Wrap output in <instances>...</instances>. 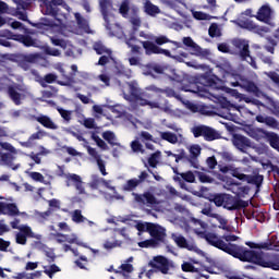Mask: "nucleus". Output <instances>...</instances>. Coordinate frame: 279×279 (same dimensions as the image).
Masks as SVG:
<instances>
[{
	"label": "nucleus",
	"mask_w": 279,
	"mask_h": 279,
	"mask_svg": "<svg viewBox=\"0 0 279 279\" xmlns=\"http://www.w3.org/2000/svg\"><path fill=\"white\" fill-rule=\"evenodd\" d=\"M233 47L239 50V56L241 60L247 61V63L252 66V69H258L256 65V59L250 56V43L245 39H233Z\"/></svg>",
	"instance_id": "obj_4"
},
{
	"label": "nucleus",
	"mask_w": 279,
	"mask_h": 279,
	"mask_svg": "<svg viewBox=\"0 0 279 279\" xmlns=\"http://www.w3.org/2000/svg\"><path fill=\"white\" fill-rule=\"evenodd\" d=\"M140 185L137 179L128 180L126 183L123 185V191L132 192Z\"/></svg>",
	"instance_id": "obj_40"
},
{
	"label": "nucleus",
	"mask_w": 279,
	"mask_h": 279,
	"mask_svg": "<svg viewBox=\"0 0 279 279\" xmlns=\"http://www.w3.org/2000/svg\"><path fill=\"white\" fill-rule=\"evenodd\" d=\"M44 52L46 53V56H53L54 58H59V56H61V52L59 49L57 48H51L49 46H46L44 48Z\"/></svg>",
	"instance_id": "obj_50"
},
{
	"label": "nucleus",
	"mask_w": 279,
	"mask_h": 279,
	"mask_svg": "<svg viewBox=\"0 0 279 279\" xmlns=\"http://www.w3.org/2000/svg\"><path fill=\"white\" fill-rule=\"evenodd\" d=\"M268 77L274 82V84H277L279 87V74L276 72H269Z\"/></svg>",
	"instance_id": "obj_64"
},
{
	"label": "nucleus",
	"mask_w": 279,
	"mask_h": 279,
	"mask_svg": "<svg viewBox=\"0 0 279 279\" xmlns=\"http://www.w3.org/2000/svg\"><path fill=\"white\" fill-rule=\"evenodd\" d=\"M247 175L248 174L242 173L236 169L232 171V177L236 178V180H241V182H247Z\"/></svg>",
	"instance_id": "obj_56"
},
{
	"label": "nucleus",
	"mask_w": 279,
	"mask_h": 279,
	"mask_svg": "<svg viewBox=\"0 0 279 279\" xmlns=\"http://www.w3.org/2000/svg\"><path fill=\"white\" fill-rule=\"evenodd\" d=\"M128 86L130 96L124 95V99H126V101H133V99H138V96H141V90L138 89V86H136V83H128Z\"/></svg>",
	"instance_id": "obj_24"
},
{
	"label": "nucleus",
	"mask_w": 279,
	"mask_h": 279,
	"mask_svg": "<svg viewBox=\"0 0 279 279\" xmlns=\"http://www.w3.org/2000/svg\"><path fill=\"white\" fill-rule=\"evenodd\" d=\"M174 243L178 245V247H181L183 250H189V252H194L196 247L194 244H190L186 238H184V235L175 236Z\"/></svg>",
	"instance_id": "obj_23"
},
{
	"label": "nucleus",
	"mask_w": 279,
	"mask_h": 279,
	"mask_svg": "<svg viewBox=\"0 0 279 279\" xmlns=\"http://www.w3.org/2000/svg\"><path fill=\"white\" fill-rule=\"evenodd\" d=\"M149 267L167 275L169 274V259L162 255L155 256L154 262H149Z\"/></svg>",
	"instance_id": "obj_11"
},
{
	"label": "nucleus",
	"mask_w": 279,
	"mask_h": 279,
	"mask_svg": "<svg viewBox=\"0 0 279 279\" xmlns=\"http://www.w3.org/2000/svg\"><path fill=\"white\" fill-rule=\"evenodd\" d=\"M87 153L92 156V158H94L96 160V162L98 160H101V156L99 155V153H97V149L87 146Z\"/></svg>",
	"instance_id": "obj_62"
},
{
	"label": "nucleus",
	"mask_w": 279,
	"mask_h": 279,
	"mask_svg": "<svg viewBox=\"0 0 279 279\" xmlns=\"http://www.w3.org/2000/svg\"><path fill=\"white\" fill-rule=\"evenodd\" d=\"M265 181V177L263 174H248L246 177L247 184H254L256 186V192L258 193L260 191V187L263 186V182Z\"/></svg>",
	"instance_id": "obj_21"
},
{
	"label": "nucleus",
	"mask_w": 279,
	"mask_h": 279,
	"mask_svg": "<svg viewBox=\"0 0 279 279\" xmlns=\"http://www.w3.org/2000/svg\"><path fill=\"white\" fill-rule=\"evenodd\" d=\"M136 43H141V40L134 36V33H132L130 37L125 39V45L129 47V49H131V53L141 56V47L137 46Z\"/></svg>",
	"instance_id": "obj_18"
},
{
	"label": "nucleus",
	"mask_w": 279,
	"mask_h": 279,
	"mask_svg": "<svg viewBox=\"0 0 279 279\" xmlns=\"http://www.w3.org/2000/svg\"><path fill=\"white\" fill-rule=\"evenodd\" d=\"M245 245L247 247H251V250H265L269 248V244L262 242V243H255V242H245Z\"/></svg>",
	"instance_id": "obj_45"
},
{
	"label": "nucleus",
	"mask_w": 279,
	"mask_h": 279,
	"mask_svg": "<svg viewBox=\"0 0 279 279\" xmlns=\"http://www.w3.org/2000/svg\"><path fill=\"white\" fill-rule=\"evenodd\" d=\"M39 56L38 53H31L23 56V62L34 63L38 60Z\"/></svg>",
	"instance_id": "obj_61"
},
{
	"label": "nucleus",
	"mask_w": 279,
	"mask_h": 279,
	"mask_svg": "<svg viewBox=\"0 0 279 279\" xmlns=\"http://www.w3.org/2000/svg\"><path fill=\"white\" fill-rule=\"evenodd\" d=\"M134 197V202L142 206H156L158 204V199L151 192H144L143 194L132 193Z\"/></svg>",
	"instance_id": "obj_9"
},
{
	"label": "nucleus",
	"mask_w": 279,
	"mask_h": 279,
	"mask_svg": "<svg viewBox=\"0 0 279 279\" xmlns=\"http://www.w3.org/2000/svg\"><path fill=\"white\" fill-rule=\"evenodd\" d=\"M0 146L2 149H5V151H9V154H16V148L8 142H1Z\"/></svg>",
	"instance_id": "obj_55"
},
{
	"label": "nucleus",
	"mask_w": 279,
	"mask_h": 279,
	"mask_svg": "<svg viewBox=\"0 0 279 279\" xmlns=\"http://www.w3.org/2000/svg\"><path fill=\"white\" fill-rule=\"evenodd\" d=\"M244 88L247 93H254V95H258L260 93V89L258 88V85L252 81H247L244 85Z\"/></svg>",
	"instance_id": "obj_42"
},
{
	"label": "nucleus",
	"mask_w": 279,
	"mask_h": 279,
	"mask_svg": "<svg viewBox=\"0 0 279 279\" xmlns=\"http://www.w3.org/2000/svg\"><path fill=\"white\" fill-rule=\"evenodd\" d=\"M214 219H216L220 223L218 226L220 230H230V227L228 226V219L223 218V216L216 214L214 215Z\"/></svg>",
	"instance_id": "obj_37"
},
{
	"label": "nucleus",
	"mask_w": 279,
	"mask_h": 279,
	"mask_svg": "<svg viewBox=\"0 0 279 279\" xmlns=\"http://www.w3.org/2000/svg\"><path fill=\"white\" fill-rule=\"evenodd\" d=\"M160 156H162V153H160V150L153 153L148 158L149 167H151L153 169H156V167H158V161L160 160Z\"/></svg>",
	"instance_id": "obj_33"
},
{
	"label": "nucleus",
	"mask_w": 279,
	"mask_h": 279,
	"mask_svg": "<svg viewBox=\"0 0 279 279\" xmlns=\"http://www.w3.org/2000/svg\"><path fill=\"white\" fill-rule=\"evenodd\" d=\"M72 221L74 223H84V221H88V219H86V217H84V215H82V210L75 209L72 213Z\"/></svg>",
	"instance_id": "obj_36"
},
{
	"label": "nucleus",
	"mask_w": 279,
	"mask_h": 279,
	"mask_svg": "<svg viewBox=\"0 0 279 279\" xmlns=\"http://www.w3.org/2000/svg\"><path fill=\"white\" fill-rule=\"evenodd\" d=\"M119 13L121 14V16H123V19H128V16H130V1L129 0L122 1V3L120 4V8H119Z\"/></svg>",
	"instance_id": "obj_34"
},
{
	"label": "nucleus",
	"mask_w": 279,
	"mask_h": 279,
	"mask_svg": "<svg viewBox=\"0 0 279 279\" xmlns=\"http://www.w3.org/2000/svg\"><path fill=\"white\" fill-rule=\"evenodd\" d=\"M191 158H197L202 154V147L199 145H193L190 148Z\"/></svg>",
	"instance_id": "obj_59"
},
{
	"label": "nucleus",
	"mask_w": 279,
	"mask_h": 279,
	"mask_svg": "<svg viewBox=\"0 0 279 279\" xmlns=\"http://www.w3.org/2000/svg\"><path fill=\"white\" fill-rule=\"evenodd\" d=\"M59 114L62 117V119H64V121H71V116L73 114L72 111L59 108L58 109Z\"/></svg>",
	"instance_id": "obj_57"
},
{
	"label": "nucleus",
	"mask_w": 279,
	"mask_h": 279,
	"mask_svg": "<svg viewBox=\"0 0 279 279\" xmlns=\"http://www.w3.org/2000/svg\"><path fill=\"white\" fill-rule=\"evenodd\" d=\"M146 56H167L168 58L171 56V51L168 49H162L156 43L150 40L140 41Z\"/></svg>",
	"instance_id": "obj_6"
},
{
	"label": "nucleus",
	"mask_w": 279,
	"mask_h": 279,
	"mask_svg": "<svg viewBox=\"0 0 279 279\" xmlns=\"http://www.w3.org/2000/svg\"><path fill=\"white\" fill-rule=\"evenodd\" d=\"M8 95L10 97V99L13 101V104H15V106H21V104H22L21 93H17L16 89L11 86V87L8 88Z\"/></svg>",
	"instance_id": "obj_31"
},
{
	"label": "nucleus",
	"mask_w": 279,
	"mask_h": 279,
	"mask_svg": "<svg viewBox=\"0 0 279 279\" xmlns=\"http://www.w3.org/2000/svg\"><path fill=\"white\" fill-rule=\"evenodd\" d=\"M14 160H16L14 153H2V156L0 157V165H5L14 170L16 169V167H14Z\"/></svg>",
	"instance_id": "obj_26"
},
{
	"label": "nucleus",
	"mask_w": 279,
	"mask_h": 279,
	"mask_svg": "<svg viewBox=\"0 0 279 279\" xmlns=\"http://www.w3.org/2000/svg\"><path fill=\"white\" fill-rule=\"evenodd\" d=\"M266 124L268 128H272L274 130H277L279 126L278 120H276L274 117H266Z\"/></svg>",
	"instance_id": "obj_58"
},
{
	"label": "nucleus",
	"mask_w": 279,
	"mask_h": 279,
	"mask_svg": "<svg viewBox=\"0 0 279 279\" xmlns=\"http://www.w3.org/2000/svg\"><path fill=\"white\" fill-rule=\"evenodd\" d=\"M210 202H213L217 208H221L222 206L226 210H241L250 206L247 201L236 198L226 193L214 194Z\"/></svg>",
	"instance_id": "obj_2"
},
{
	"label": "nucleus",
	"mask_w": 279,
	"mask_h": 279,
	"mask_svg": "<svg viewBox=\"0 0 279 279\" xmlns=\"http://www.w3.org/2000/svg\"><path fill=\"white\" fill-rule=\"evenodd\" d=\"M217 82L219 77L209 73L202 74L196 78V82L185 89V93H194L204 97L208 95V88H217Z\"/></svg>",
	"instance_id": "obj_3"
},
{
	"label": "nucleus",
	"mask_w": 279,
	"mask_h": 279,
	"mask_svg": "<svg viewBox=\"0 0 279 279\" xmlns=\"http://www.w3.org/2000/svg\"><path fill=\"white\" fill-rule=\"evenodd\" d=\"M233 145L240 151L245 153V149H247V147H252V142L250 141V138H247L243 135H234L233 136Z\"/></svg>",
	"instance_id": "obj_15"
},
{
	"label": "nucleus",
	"mask_w": 279,
	"mask_h": 279,
	"mask_svg": "<svg viewBox=\"0 0 279 279\" xmlns=\"http://www.w3.org/2000/svg\"><path fill=\"white\" fill-rule=\"evenodd\" d=\"M264 141L266 143H269V145H270V147H272V149H276L277 151H279V136L277 133L268 132L266 134V138Z\"/></svg>",
	"instance_id": "obj_27"
},
{
	"label": "nucleus",
	"mask_w": 279,
	"mask_h": 279,
	"mask_svg": "<svg viewBox=\"0 0 279 279\" xmlns=\"http://www.w3.org/2000/svg\"><path fill=\"white\" fill-rule=\"evenodd\" d=\"M102 138L106 140L107 143H109V145H111L112 147H114V145H119L118 143L114 142L117 141V136L114 135V133H112V131L104 132Z\"/></svg>",
	"instance_id": "obj_38"
},
{
	"label": "nucleus",
	"mask_w": 279,
	"mask_h": 279,
	"mask_svg": "<svg viewBox=\"0 0 279 279\" xmlns=\"http://www.w3.org/2000/svg\"><path fill=\"white\" fill-rule=\"evenodd\" d=\"M163 95H167L168 97H173L174 99H178V101H182V96L178 93H175V89L167 87L166 89H162Z\"/></svg>",
	"instance_id": "obj_44"
},
{
	"label": "nucleus",
	"mask_w": 279,
	"mask_h": 279,
	"mask_svg": "<svg viewBox=\"0 0 279 279\" xmlns=\"http://www.w3.org/2000/svg\"><path fill=\"white\" fill-rule=\"evenodd\" d=\"M66 179L71 180V182L74 183L76 191H78V195L86 194V190L84 189V182H82V177L77 174H68Z\"/></svg>",
	"instance_id": "obj_20"
},
{
	"label": "nucleus",
	"mask_w": 279,
	"mask_h": 279,
	"mask_svg": "<svg viewBox=\"0 0 279 279\" xmlns=\"http://www.w3.org/2000/svg\"><path fill=\"white\" fill-rule=\"evenodd\" d=\"M99 7L100 12L106 21L108 23V12L110 8H112V1L111 0H99Z\"/></svg>",
	"instance_id": "obj_29"
},
{
	"label": "nucleus",
	"mask_w": 279,
	"mask_h": 279,
	"mask_svg": "<svg viewBox=\"0 0 279 279\" xmlns=\"http://www.w3.org/2000/svg\"><path fill=\"white\" fill-rule=\"evenodd\" d=\"M268 132L260 128H248L247 135L254 141H265Z\"/></svg>",
	"instance_id": "obj_19"
},
{
	"label": "nucleus",
	"mask_w": 279,
	"mask_h": 279,
	"mask_svg": "<svg viewBox=\"0 0 279 279\" xmlns=\"http://www.w3.org/2000/svg\"><path fill=\"white\" fill-rule=\"evenodd\" d=\"M203 239L217 250H221L226 254L238 258L241 263H252L257 267L264 269H272V271H279V254H269L263 251H254L238 244L226 243L223 239L213 232L203 233Z\"/></svg>",
	"instance_id": "obj_1"
},
{
	"label": "nucleus",
	"mask_w": 279,
	"mask_h": 279,
	"mask_svg": "<svg viewBox=\"0 0 279 279\" xmlns=\"http://www.w3.org/2000/svg\"><path fill=\"white\" fill-rule=\"evenodd\" d=\"M182 271H185L186 274H199V268H196L195 265L189 262H184L181 265Z\"/></svg>",
	"instance_id": "obj_35"
},
{
	"label": "nucleus",
	"mask_w": 279,
	"mask_h": 279,
	"mask_svg": "<svg viewBox=\"0 0 279 279\" xmlns=\"http://www.w3.org/2000/svg\"><path fill=\"white\" fill-rule=\"evenodd\" d=\"M35 121H37V123H40V125H43V128H46V130H58V124H56V122H53V120L51 118H49V116H45L41 114L39 117H35Z\"/></svg>",
	"instance_id": "obj_17"
},
{
	"label": "nucleus",
	"mask_w": 279,
	"mask_h": 279,
	"mask_svg": "<svg viewBox=\"0 0 279 279\" xmlns=\"http://www.w3.org/2000/svg\"><path fill=\"white\" fill-rule=\"evenodd\" d=\"M144 12L148 14V16H156V14H160V8L147 0L144 3Z\"/></svg>",
	"instance_id": "obj_28"
},
{
	"label": "nucleus",
	"mask_w": 279,
	"mask_h": 279,
	"mask_svg": "<svg viewBox=\"0 0 279 279\" xmlns=\"http://www.w3.org/2000/svg\"><path fill=\"white\" fill-rule=\"evenodd\" d=\"M272 12L269 4H264L259 8L255 17L257 21H260V23H270Z\"/></svg>",
	"instance_id": "obj_14"
},
{
	"label": "nucleus",
	"mask_w": 279,
	"mask_h": 279,
	"mask_svg": "<svg viewBox=\"0 0 279 279\" xmlns=\"http://www.w3.org/2000/svg\"><path fill=\"white\" fill-rule=\"evenodd\" d=\"M183 45H185V47H189L191 49L192 56H206L202 47H199V45L193 41V38L191 37H183Z\"/></svg>",
	"instance_id": "obj_16"
},
{
	"label": "nucleus",
	"mask_w": 279,
	"mask_h": 279,
	"mask_svg": "<svg viewBox=\"0 0 279 279\" xmlns=\"http://www.w3.org/2000/svg\"><path fill=\"white\" fill-rule=\"evenodd\" d=\"M56 80H58V75L53 74V73H49V74H46L44 76V80L41 81V86L43 88H45V84H53V82H56Z\"/></svg>",
	"instance_id": "obj_47"
},
{
	"label": "nucleus",
	"mask_w": 279,
	"mask_h": 279,
	"mask_svg": "<svg viewBox=\"0 0 279 279\" xmlns=\"http://www.w3.org/2000/svg\"><path fill=\"white\" fill-rule=\"evenodd\" d=\"M11 27L12 29H23L24 34H32V32H29V28H26L25 25H23V23L19 21H13L11 23Z\"/></svg>",
	"instance_id": "obj_51"
},
{
	"label": "nucleus",
	"mask_w": 279,
	"mask_h": 279,
	"mask_svg": "<svg viewBox=\"0 0 279 279\" xmlns=\"http://www.w3.org/2000/svg\"><path fill=\"white\" fill-rule=\"evenodd\" d=\"M130 23L133 25L134 32L141 27V17L138 16H133L130 19Z\"/></svg>",
	"instance_id": "obj_63"
},
{
	"label": "nucleus",
	"mask_w": 279,
	"mask_h": 279,
	"mask_svg": "<svg viewBox=\"0 0 279 279\" xmlns=\"http://www.w3.org/2000/svg\"><path fill=\"white\" fill-rule=\"evenodd\" d=\"M44 5L46 8L45 14L48 16H58V5H62L64 0H44Z\"/></svg>",
	"instance_id": "obj_13"
},
{
	"label": "nucleus",
	"mask_w": 279,
	"mask_h": 279,
	"mask_svg": "<svg viewBox=\"0 0 279 279\" xmlns=\"http://www.w3.org/2000/svg\"><path fill=\"white\" fill-rule=\"evenodd\" d=\"M40 148H41L43 150H41L39 154H34V153H32V154L29 155V158H32L36 165H40V162H41L40 156H43V154H46V153H45V148H44L43 146H40Z\"/></svg>",
	"instance_id": "obj_60"
},
{
	"label": "nucleus",
	"mask_w": 279,
	"mask_h": 279,
	"mask_svg": "<svg viewBox=\"0 0 279 279\" xmlns=\"http://www.w3.org/2000/svg\"><path fill=\"white\" fill-rule=\"evenodd\" d=\"M47 133H45V131L39 130L36 133H33L28 140L26 142H22V147H32L33 145H36V143H34V141H40V138H43Z\"/></svg>",
	"instance_id": "obj_22"
},
{
	"label": "nucleus",
	"mask_w": 279,
	"mask_h": 279,
	"mask_svg": "<svg viewBox=\"0 0 279 279\" xmlns=\"http://www.w3.org/2000/svg\"><path fill=\"white\" fill-rule=\"evenodd\" d=\"M192 133L194 138H199L203 136L204 141L207 142L219 141V138H221V134L208 125L194 126L192 129Z\"/></svg>",
	"instance_id": "obj_5"
},
{
	"label": "nucleus",
	"mask_w": 279,
	"mask_h": 279,
	"mask_svg": "<svg viewBox=\"0 0 279 279\" xmlns=\"http://www.w3.org/2000/svg\"><path fill=\"white\" fill-rule=\"evenodd\" d=\"M208 34L210 38H219V36H221V31L219 29V26L217 25V23H213L209 26Z\"/></svg>",
	"instance_id": "obj_43"
},
{
	"label": "nucleus",
	"mask_w": 279,
	"mask_h": 279,
	"mask_svg": "<svg viewBox=\"0 0 279 279\" xmlns=\"http://www.w3.org/2000/svg\"><path fill=\"white\" fill-rule=\"evenodd\" d=\"M0 215H8V217H19L21 211L15 203H3L0 202Z\"/></svg>",
	"instance_id": "obj_12"
},
{
	"label": "nucleus",
	"mask_w": 279,
	"mask_h": 279,
	"mask_svg": "<svg viewBox=\"0 0 279 279\" xmlns=\"http://www.w3.org/2000/svg\"><path fill=\"white\" fill-rule=\"evenodd\" d=\"M160 136L162 141H167V143H171V145H175L178 143V135L172 132H160Z\"/></svg>",
	"instance_id": "obj_32"
},
{
	"label": "nucleus",
	"mask_w": 279,
	"mask_h": 279,
	"mask_svg": "<svg viewBox=\"0 0 279 279\" xmlns=\"http://www.w3.org/2000/svg\"><path fill=\"white\" fill-rule=\"evenodd\" d=\"M60 270V268L58 267V265L52 264L50 265L49 269H45L44 274H46V276H48V278H53V274H58Z\"/></svg>",
	"instance_id": "obj_49"
},
{
	"label": "nucleus",
	"mask_w": 279,
	"mask_h": 279,
	"mask_svg": "<svg viewBox=\"0 0 279 279\" xmlns=\"http://www.w3.org/2000/svg\"><path fill=\"white\" fill-rule=\"evenodd\" d=\"M131 149L134 154H145V150L143 149V144H141L137 140L131 142Z\"/></svg>",
	"instance_id": "obj_46"
},
{
	"label": "nucleus",
	"mask_w": 279,
	"mask_h": 279,
	"mask_svg": "<svg viewBox=\"0 0 279 279\" xmlns=\"http://www.w3.org/2000/svg\"><path fill=\"white\" fill-rule=\"evenodd\" d=\"M199 182H202L203 184H213L214 180L210 175L204 173V172H199V171H195Z\"/></svg>",
	"instance_id": "obj_39"
},
{
	"label": "nucleus",
	"mask_w": 279,
	"mask_h": 279,
	"mask_svg": "<svg viewBox=\"0 0 279 279\" xmlns=\"http://www.w3.org/2000/svg\"><path fill=\"white\" fill-rule=\"evenodd\" d=\"M27 239H36V233L32 231V227L24 225L20 227V232L15 235L17 245H27Z\"/></svg>",
	"instance_id": "obj_10"
},
{
	"label": "nucleus",
	"mask_w": 279,
	"mask_h": 279,
	"mask_svg": "<svg viewBox=\"0 0 279 279\" xmlns=\"http://www.w3.org/2000/svg\"><path fill=\"white\" fill-rule=\"evenodd\" d=\"M92 138L95 141L96 145L98 147H100V149H104L105 151H108V149H110L108 147V144H106V142L104 140H101V137H99V135L93 133Z\"/></svg>",
	"instance_id": "obj_41"
},
{
	"label": "nucleus",
	"mask_w": 279,
	"mask_h": 279,
	"mask_svg": "<svg viewBox=\"0 0 279 279\" xmlns=\"http://www.w3.org/2000/svg\"><path fill=\"white\" fill-rule=\"evenodd\" d=\"M192 14L196 21H208L209 15L207 13H204L202 11H194Z\"/></svg>",
	"instance_id": "obj_54"
},
{
	"label": "nucleus",
	"mask_w": 279,
	"mask_h": 279,
	"mask_svg": "<svg viewBox=\"0 0 279 279\" xmlns=\"http://www.w3.org/2000/svg\"><path fill=\"white\" fill-rule=\"evenodd\" d=\"M180 178H182L184 182H189L190 184H193V182H195V174L193 173V171L182 172L180 174Z\"/></svg>",
	"instance_id": "obj_48"
},
{
	"label": "nucleus",
	"mask_w": 279,
	"mask_h": 279,
	"mask_svg": "<svg viewBox=\"0 0 279 279\" xmlns=\"http://www.w3.org/2000/svg\"><path fill=\"white\" fill-rule=\"evenodd\" d=\"M7 36L10 40H15L16 43H21L24 47H38V39L32 37L29 33H25V35H21V34H14L8 31Z\"/></svg>",
	"instance_id": "obj_7"
},
{
	"label": "nucleus",
	"mask_w": 279,
	"mask_h": 279,
	"mask_svg": "<svg viewBox=\"0 0 279 279\" xmlns=\"http://www.w3.org/2000/svg\"><path fill=\"white\" fill-rule=\"evenodd\" d=\"M147 232L151 236L153 241H156L157 245L158 242L165 243L167 230H165L160 225H156L154 222L148 223Z\"/></svg>",
	"instance_id": "obj_8"
},
{
	"label": "nucleus",
	"mask_w": 279,
	"mask_h": 279,
	"mask_svg": "<svg viewBox=\"0 0 279 279\" xmlns=\"http://www.w3.org/2000/svg\"><path fill=\"white\" fill-rule=\"evenodd\" d=\"M156 245H158V242H156L154 239L138 242V247H156Z\"/></svg>",
	"instance_id": "obj_53"
},
{
	"label": "nucleus",
	"mask_w": 279,
	"mask_h": 279,
	"mask_svg": "<svg viewBox=\"0 0 279 279\" xmlns=\"http://www.w3.org/2000/svg\"><path fill=\"white\" fill-rule=\"evenodd\" d=\"M75 21L80 27V29H83L84 32H90V26L88 25V20L84 19L82 14L75 13L74 14Z\"/></svg>",
	"instance_id": "obj_30"
},
{
	"label": "nucleus",
	"mask_w": 279,
	"mask_h": 279,
	"mask_svg": "<svg viewBox=\"0 0 279 279\" xmlns=\"http://www.w3.org/2000/svg\"><path fill=\"white\" fill-rule=\"evenodd\" d=\"M93 49L96 51L97 56H112V50L106 47V45H104L101 41L94 43Z\"/></svg>",
	"instance_id": "obj_25"
},
{
	"label": "nucleus",
	"mask_w": 279,
	"mask_h": 279,
	"mask_svg": "<svg viewBox=\"0 0 279 279\" xmlns=\"http://www.w3.org/2000/svg\"><path fill=\"white\" fill-rule=\"evenodd\" d=\"M155 44L157 45V47H160L162 45H167L168 43H173L171 41V39H169L167 36L165 35H160L158 37H155Z\"/></svg>",
	"instance_id": "obj_52"
}]
</instances>
